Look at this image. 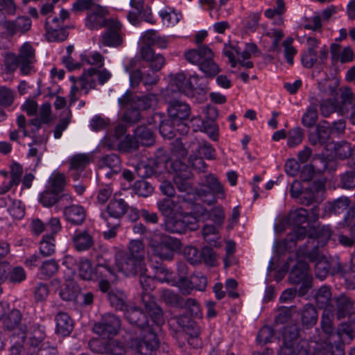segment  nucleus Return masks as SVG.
<instances>
[{
  "label": "nucleus",
  "mask_w": 355,
  "mask_h": 355,
  "mask_svg": "<svg viewBox=\"0 0 355 355\" xmlns=\"http://www.w3.org/2000/svg\"><path fill=\"white\" fill-rule=\"evenodd\" d=\"M141 302L144 313L147 318H149L148 334L144 335L141 339L132 338L130 340V346L141 355H148L159 347L157 332L165 323L164 313L162 308L156 302L155 297L150 294L143 295Z\"/></svg>",
  "instance_id": "obj_1"
},
{
  "label": "nucleus",
  "mask_w": 355,
  "mask_h": 355,
  "mask_svg": "<svg viewBox=\"0 0 355 355\" xmlns=\"http://www.w3.org/2000/svg\"><path fill=\"white\" fill-rule=\"evenodd\" d=\"M297 256L304 257L314 263V270L316 278L324 279L329 275H334L340 272L342 266L338 259L327 258L318 250V246H314L311 250L299 249Z\"/></svg>",
  "instance_id": "obj_2"
},
{
  "label": "nucleus",
  "mask_w": 355,
  "mask_h": 355,
  "mask_svg": "<svg viewBox=\"0 0 355 355\" xmlns=\"http://www.w3.org/2000/svg\"><path fill=\"white\" fill-rule=\"evenodd\" d=\"M289 220L295 225L293 232L278 243V248L286 251L291 250L296 246L297 241L306 237L307 229L301 225L309 221V211L306 209L299 208L290 213Z\"/></svg>",
  "instance_id": "obj_3"
},
{
  "label": "nucleus",
  "mask_w": 355,
  "mask_h": 355,
  "mask_svg": "<svg viewBox=\"0 0 355 355\" xmlns=\"http://www.w3.org/2000/svg\"><path fill=\"white\" fill-rule=\"evenodd\" d=\"M195 202L194 194H182L176 198H163L157 203L159 211L168 218L177 215L191 214Z\"/></svg>",
  "instance_id": "obj_4"
},
{
  "label": "nucleus",
  "mask_w": 355,
  "mask_h": 355,
  "mask_svg": "<svg viewBox=\"0 0 355 355\" xmlns=\"http://www.w3.org/2000/svg\"><path fill=\"white\" fill-rule=\"evenodd\" d=\"M214 56L212 50L205 45L199 46L184 53L187 60L198 65L200 70L207 78H214L220 72L219 67L214 61Z\"/></svg>",
  "instance_id": "obj_5"
},
{
  "label": "nucleus",
  "mask_w": 355,
  "mask_h": 355,
  "mask_svg": "<svg viewBox=\"0 0 355 355\" xmlns=\"http://www.w3.org/2000/svg\"><path fill=\"white\" fill-rule=\"evenodd\" d=\"M333 313L324 312L321 318L320 326L327 340L323 343L324 349L331 355H345V346L341 336L334 327L331 316Z\"/></svg>",
  "instance_id": "obj_6"
},
{
  "label": "nucleus",
  "mask_w": 355,
  "mask_h": 355,
  "mask_svg": "<svg viewBox=\"0 0 355 355\" xmlns=\"http://www.w3.org/2000/svg\"><path fill=\"white\" fill-rule=\"evenodd\" d=\"M149 246L153 253L162 260H172L175 251L180 247L178 239L171 236L160 234L150 241Z\"/></svg>",
  "instance_id": "obj_7"
},
{
  "label": "nucleus",
  "mask_w": 355,
  "mask_h": 355,
  "mask_svg": "<svg viewBox=\"0 0 355 355\" xmlns=\"http://www.w3.org/2000/svg\"><path fill=\"white\" fill-rule=\"evenodd\" d=\"M67 10L62 9L60 17H53L51 20L47 18L44 24L46 39L49 42H62L67 40L69 32L62 24L65 19L69 18Z\"/></svg>",
  "instance_id": "obj_8"
},
{
  "label": "nucleus",
  "mask_w": 355,
  "mask_h": 355,
  "mask_svg": "<svg viewBox=\"0 0 355 355\" xmlns=\"http://www.w3.org/2000/svg\"><path fill=\"white\" fill-rule=\"evenodd\" d=\"M289 282L293 284H302L299 288L300 295L307 293L311 287L312 276L309 272V266L306 261L297 260L289 274Z\"/></svg>",
  "instance_id": "obj_9"
},
{
  "label": "nucleus",
  "mask_w": 355,
  "mask_h": 355,
  "mask_svg": "<svg viewBox=\"0 0 355 355\" xmlns=\"http://www.w3.org/2000/svg\"><path fill=\"white\" fill-rule=\"evenodd\" d=\"M202 78L196 73L187 78L183 72L178 73L171 79L172 90L192 97L194 96L196 89L202 88V84L198 83Z\"/></svg>",
  "instance_id": "obj_10"
},
{
  "label": "nucleus",
  "mask_w": 355,
  "mask_h": 355,
  "mask_svg": "<svg viewBox=\"0 0 355 355\" xmlns=\"http://www.w3.org/2000/svg\"><path fill=\"white\" fill-rule=\"evenodd\" d=\"M129 10L127 18L129 22L138 26L141 21H146L151 24L155 23L150 7L145 4L144 0H130Z\"/></svg>",
  "instance_id": "obj_11"
},
{
  "label": "nucleus",
  "mask_w": 355,
  "mask_h": 355,
  "mask_svg": "<svg viewBox=\"0 0 355 355\" xmlns=\"http://www.w3.org/2000/svg\"><path fill=\"white\" fill-rule=\"evenodd\" d=\"M121 322L119 316L114 313H107L102 315L99 322L94 324V333L103 337H113L121 329Z\"/></svg>",
  "instance_id": "obj_12"
},
{
  "label": "nucleus",
  "mask_w": 355,
  "mask_h": 355,
  "mask_svg": "<svg viewBox=\"0 0 355 355\" xmlns=\"http://www.w3.org/2000/svg\"><path fill=\"white\" fill-rule=\"evenodd\" d=\"M180 216L181 218L175 216L165 220L164 228L167 232L173 234H184L188 230H195L197 228L196 217L190 214Z\"/></svg>",
  "instance_id": "obj_13"
},
{
  "label": "nucleus",
  "mask_w": 355,
  "mask_h": 355,
  "mask_svg": "<svg viewBox=\"0 0 355 355\" xmlns=\"http://www.w3.org/2000/svg\"><path fill=\"white\" fill-rule=\"evenodd\" d=\"M22 330V335L25 334L26 338L28 337V341H25L26 345L33 352H35V349L42 347V345H46L48 343H44L46 338L45 327L38 323L29 324L25 326Z\"/></svg>",
  "instance_id": "obj_14"
},
{
  "label": "nucleus",
  "mask_w": 355,
  "mask_h": 355,
  "mask_svg": "<svg viewBox=\"0 0 355 355\" xmlns=\"http://www.w3.org/2000/svg\"><path fill=\"white\" fill-rule=\"evenodd\" d=\"M20 63V73L23 76L31 75L34 71V65L37 62L35 49L30 42L23 44L17 55Z\"/></svg>",
  "instance_id": "obj_15"
},
{
  "label": "nucleus",
  "mask_w": 355,
  "mask_h": 355,
  "mask_svg": "<svg viewBox=\"0 0 355 355\" xmlns=\"http://www.w3.org/2000/svg\"><path fill=\"white\" fill-rule=\"evenodd\" d=\"M129 209L128 204L122 198H114L110 201L106 209L101 211V217L103 220L113 219L120 220Z\"/></svg>",
  "instance_id": "obj_16"
},
{
  "label": "nucleus",
  "mask_w": 355,
  "mask_h": 355,
  "mask_svg": "<svg viewBox=\"0 0 355 355\" xmlns=\"http://www.w3.org/2000/svg\"><path fill=\"white\" fill-rule=\"evenodd\" d=\"M117 266L126 276H134L146 272L144 260L123 254L117 262Z\"/></svg>",
  "instance_id": "obj_17"
},
{
  "label": "nucleus",
  "mask_w": 355,
  "mask_h": 355,
  "mask_svg": "<svg viewBox=\"0 0 355 355\" xmlns=\"http://www.w3.org/2000/svg\"><path fill=\"white\" fill-rule=\"evenodd\" d=\"M168 114L173 124H184L191 115L190 105L184 102L175 100L169 103Z\"/></svg>",
  "instance_id": "obj_18"
},
{
  "label": "nucleus",
  "mask_w": 355,
  "mask_h": 355,
  "mask_svg": "<svg viewBox=\"0 0 355 355\" xmlns=\"http://www.w3.org/2000/svg\"><path fill=\"white\" fill-rule=\"evenodd\" d=\"M121 24L118 20L110 19L107 31L102 36V43L106 46H118L122 43Z\"/></svg>",
  "instance_id": "obj_19"
},
{
  "label": "nucleus",
  "mask_w": 355,
  "mask_h": 355,
  "mask_svg": "<svg viewBox=\"0 0 355 355\" xmlns=\"http://www.w3.org/2000/svg\"><path fill=\"white\" fill-rule=\"evenodd\" d=\"M124 312L125 318L130 324L139 329L143 336L148 334V319L144 309L136 306L130 309L128 307Z\"/></svg>",
  "instance_id": "obj_20"
},
{
  "label": "nucleus",
  "mask_w": 355,
  "mask_h": 355,
  "mask_svg": "<svg viewBox=\"0 0 355 355\" xmlns=\"http://www.w3.org/2000/svg\"><path fill=\"white\" fill-rule=\"evenodd\" d=\"M334 302L336 307H334L333 313H335L338 320L349 316L352 318L350 321L355 320V314H353L354 301L350 297L341 294L334 298Z\"/></svg>",
  "instance_id": "obj_21"
},
{
  "label": "nucleus",
  "mask_w": 355,
  "mask_h": 355,
  "mask_svg": "<svg viewBox=\"0 0 355 355\" xmlns=\"http://www.w3.org/2000/svg\"><path fill=\"white\" fill-rule=\"evenodd\" d=\"M331 128L329 122L322 121L315 126V131L309 135V141L312 146H327L331 137Z\"/></svg>",
  "instance_id": "obj_22"
},
{
  "label": "nucleus",
  "mask_w": 355,
  "mask_h": 355,
  "mask_svg": "<svg viewBox=\"0 0 355 355\" xmlns=\"http://www.w3.org/2000/svg\"><path fill=\"white\" fill-rule=\"evenodd\" d=\"M328 167V161L323 156H315L310 165L304 166L300 173V179L304 182H309L313 178L314 173H322Z\"/></svg>",
  "instance_id": "obj_23"
},
{
  "label": "nucleus",
  "mask_w": 355,
  "mask_h": 355,
  "mask_svg": "<svg viewBox=\"0 0 355 355\" xmlns=\"http://www.w3.org/2000/svg\"><path fill=\"white\" fill-rule=\"evenodd\" d=\"M331 59L333 64L338 62L346 64L354 62L355 53L352 48L347 46L342 49V46L338 43H332L330 45Z\"/></svg>",
  "instance_id": "obj_24"
},
{
  "label": "nucleus",
  "mask_w": 355,
  "mask_h": 355,
  "mask_svg": "<svg viewBox=\"0 0 355 355\" xmlns=\"http://www.w3.org/2000/svg\"><path fill=\"white\" fill-rule=\"evenodd\" d=\"M332 235L330 225L319 226L315 232V236H309L306 243L300 249L311 250L314 246H318V250L324 247Z\"/></svg>",
  "instance_id": "obj_25"
},
{
  "label": "nucleus",
  "mask_w": 355,
  "mask_h": 355,
  "mask_svg": "<svg viewBox=\"0 0 355 355\" xmlns=\"http://www.w3.org/2000/svg\"><path fill=\"white\" fill-rule=\"evenodd\" d=\"M107 13V10L105 8L98 6L87 15L86 18V26L91 30H98L103 27H107L110 21V19H105V16Z\"/></svg>",
  "instance_id": "obj_26"
},
{
  "label": "nucleus",
  "mask_w": 355,
  "mask_h": 355,
  "mask_svg": "<svg viewBox=\"0 0 355 355\" xmlns=\"http://www.w3.org/2000/svg\"><path fill=\"white\" fill-rule=\"evenodd\" d=\"M203 185L205 188H201L198 190V194L200 197L207 196L208 193L211 194V199L209 204L214 202V195H224V189L221 183L214 175L209 174L205 176Z\"/></svg>",
  "instance_id": "obj_27"
},
{
  "label": "nucleus",
  "mask_w": 355,
  "mask_h": 355,
  "mask_svg": "<svg viewBox=\"0 0 355 355\" xmlns=\"http://www.w3.org/2000/svg\"><path fill=\"white\" fill-rule=\"evenodd\" d=\"M159 80L158 75L153 71H142L141 69H137L131 73L130 84L132 87H136L140 83H142L148 89V87L155 85Z\"/></svg>",
  "instance_id": "obj_28"
},
{
  "label": "nucleus",
  "mask_w": 355,
  "mask_h": 355,
  "mask_svg": "<svg viewBox=\"0 0 355 355\" xmlns=\"http://www.w3.org/2000/svg\"><path fill=\"white\" fill-rule=\"evenodd\" d=\"M141 55L142 59L149 63L150 69L154 72L160 71L166 63L165 58L162 54H155L154 50L149 46H142Z\"/></svg>",
  "instance_id": "obj_29"
},
{
  "label": "nucleus",
  "mask_w": 355,
  "mask_h": 355,
  "mask_svg": "<svg viewBox=\"0 0 355 355\" xmlns=\"http://www.w3.org/2000/svg\"><path fill=\"white\" fill-rule=\"evenodd\" d=\"M63 214L66 220L73 225H81L86 218L85 209L78 205L65 206Z\"/></svg>",
  "instance_id": "obj_30"
},
{
  "label": "nucleus",
  "mask_w": 355,
  "mask_h": 355,
  "mask_svg": "<svg viewBox=\"0 0 355 355\" xmlns=\"http://www.w3.org/2000/svg\"><path fill=\"white\" fill-rule=\"evenodd\" d=\"M55 333L62 336H68L72 332L74 322L71 316L65 312H59L55 316Z\"/></svg>",
  "instance_id": "obj_31"
},
{
  "label": "nucleus",
  "mask_w": 355,
  "mask_h": 355,
  "mask_svg": "<svg viewBox=\"0 0 355 355\" xmlns=\"http://www.w3.org/2000/svg\"><path fill=\"white\" fill-rule=\"evenodd\" d=\"M72 243L78 252L87 251L94 245V237L86 230L76 232Z\"/></svg>",
  "instance_id": "obj_32"
},
{
  "label": "nucleus",
  "mask_w": 355,
  "mask_h": 355,
  "mask_svg": "<svg viewBox=\"0 0 355 355\" xmlns=\"http://www.w3.org/2000/svg\"><path fill=\"white\" fill-rule=\"evenodd\" d=\"M31 19L27 16L19 17L15 20L6 21L5 24V28L11 35L17 33H26L31 29Z\"/></svg>",
  "instance_id": "obj_33"
},
{
  "label": "nucleus",
  "mask_w": 355,
  "mask_h": 355,
  "mask_svg": "<svg viewBox=\"0 0 355 355\" xmlns=\"http://www.w3.org/2000/svg\"><path fill=\"white\" fill-rule=\"evenodd\" d=\"M94 281L114 279L116 276L115 268L108 260L101 261L98 258V263L94 267Z\"/></svg>",
  "instance_id": "obj_34"
},
{
  "label": "nucleus",
  "mask_w": 355,
  "mask_h": 355,
  "mask_svg": "<svg viewBox=\"0 0 355 355\" xmlns=\"http://www.w3.org/2000/svg\"><path fill=\"white\" fill-rule=\"evenodd\" d=\"M318 320V312L316 308L311 304L304 306L300 313L302 326L305 329H311L315 325Z\"/></svg>",
  "instance_id": "obj_35"
},
{
  "label": "nucleus",
  "mask_w": 355,
  "mask_h": 355,
  "mask_svg": "<svg viewBox=\"0 0 355 355\" xmlns=\"http://www.w3.org/2000/svg\"><path fill=\"white\" fill-rule=\"evenodd\" d=\"M182 171H176L173 177V182L179 191L184 192V194H191L190 193V190H191V183L190 182L191 173L187 169V166L184 165Z\"/></svg>",
  "instance_id": "obj_36"
},
{
  "label": "nucleus",
  "mask_w": 355,
  "mask_h": 355,
  "mask_svg": "<svg viewBox=\"0 0 355 355\" xmlns=\"http://www.w3.org/2000/svg\"><path fill=\"white\" fill-rule=\"evenodd\" d=\"M110 306L116 311H125L128 307L127 295L119 289L110 290L107 295Z\"/></svg>",
  "instance_id": "obj_37"
},
{
  "label": "nucleus",
  "mask_w": 355,
  "mask_h": 355,
  "mask_svg": "<svg viewBox=\"0 0 355 355\" xmlns=\"http://www.w3.org/2000/svg\"><path fill=\"white\" fill-rule=\"evenodd\" d=\"M331 292L329 286H322L315 295V302L318 308L324 309V312L333 313L331 304Z\"/></svg>",
  "instance_id": "obj_38"
},
{
  "label": "nucleus",
  "mask_w": 355,
  "mask_h": 355,
  "mask_svg": "<svg viewBox=\"0 0 355 355\" xmlns=\"http://www.w3.org/2000/svg\"><path fill=\"white\" fill-rule=\"evenodd\" d=\"M96 68L90 67L84 71L78 78V81L80 83V89L84 90L85 94H87L89 90L96 88Z\"/></svg>",
  "instance_id": "obj_39"
},
{
  "label": "nucleus",
  "mask_w": 355,
  "mask_h": 355,
  "mask_svg": "<svg viewBox=\"0 0 355 355\" xmlns=\"http://www.w3.org/2000/svg\"><path fill=\"white\" fill-rule=\"evenodd\" d=\"M309 347L306 340L302 339L290 347H282L278 355H309Z\"/></svg>",
  "instance_id": "obj_40"
},
{
  "label": "nucleus",
  "mask_w": 355,
  "mask_h": 355,
  "mask_svg": "<svg viewBox=\"0 0 355 355\" xmlns=\"http://www.w3.org/2000/svg\"><path fill=\"white\" fill-rule=\"evenodd\" d=\"M99 168H108L112 174H117L121 169L120 157L114 153L102 157L98 162Z\"/></svg>",
  "instance_id": "obj_41"
},
{
  "label": "nucleus",
  "mask_w": 355,
  "mask_h": 355,
  "mask_svg": "<svg viewBox=\"0 0 355 355\" xmlns=\"http://www.w3.org/2000/svg\"><path fill=\"white\" fill-rule=\"evenodd\" d=\"M59 269V264L55 259L45 260L42 262L37 273L41 279H49L55 275Z\"/></svg>",
  "instance_id": "obj_42"
},
{
  "label": "nucleus",
  "mask_w": 355,
  "mask_h": 355,
  "mask_svg": "<svg viewBox=\"0 0 355 355\" xmlns=\"http://www.w3.org/2000/svg\"><path fill=\"white\" fill-rule=\"evenodd\" d=\"M135 138L141 146H150L155 142L153 132L145 125H141L135 130Z\"/></svg>",
  "instance_id": "obj_43"
},
{
  "label": "nucleus",
  "mask_w": 355,
  "mask_h": 355,
  "mask_svg": "<svg viewBox=\"0 0 355 355\" xmlns=\"http://www.w3.org/2000/svg\"><path fill=\"white\" fill-rule=\"evenodd\" d=\"M302 340L299 334V329L295 324L286 326L283 332V346L290 347Z\"/></svg>",
  "instance_id": "obj_44"
},
{
  "label": "nucleus",
  "mask_w": 355,
  "mask_h": 355,
  "mask_svg": "<svg viewBox=\"0 0 355 355\" xmlns=\"http://www.w3.org/2000/svg\"><path fill=\"white\" fill-rule=\"evenodd\" d=\"M15 336H12V345L10 348L9 355H33V352L30 351V349L26 345L25 340L26 336L24 334L20 337L19 340H15Z\"/></svg>",
  "instance_id": "obj_45"
},
{
  "label": "nucleus",
  "mask_w": 355,
  "mask_h": 355,
  "mask_svg": "<svg viewBox=\"0 0 355 355\" xmlns=\"http://www.w3.org/2000/svg\"><path fill=\"white\" fill-rule=\"evenodd\" d=\"M92 155L89 154L80 153L74 155L70 160L71 170L83 171L90 163Z\"/></svg>",
  "instance_id": "obj_46"
},
{
  "label": "nucleus",
  "mask_w": 355,
  "mask_h": 355,
  "mask_svg": "<svg viewBox=\"0 0 355 355\" xmlns=\"http://www.w3.org/2000/svg\"><path fill=\"white\" fill-rule=\"evenodd\" d=\"M94 268L92 262L87 258H81L78 263V274L83 280L94 281Z\"/></svg>",
  "instance_id": "obj_47"
},
{
  "label": "nucleus",
  "mask_w": 355,
  "mask_h": 355,
  "mask_svg": "<svg viewBox=\"0 0 355 355\" xmlns=\"http://www.w3.org/2000/svg\"><path fill=\"white\" fill-rule=\"evenodd\" d=\"M21 318V313L19 310H12L3 319L4 328L8 331L15 329L20 324Z\"/></svg>",
  "instance_id": "obj_48"
},
{
  "label": "nucleus",
  "mask_w": 355,
  "mask_h": 355,
  "mask_svg": "<svg viewBox=\"0 0 355 355\" xmlns=\"http://www.w3.org/2000/svg\"><path fill=\"white\" fill-rule=\"evenodd\" d=\"M124 254L144 261L145 247L144 243L140 240H132L128 244V252Z\"/></svg>",
  "instance_id": "obj_49"
},
{
  "label": "nucleus",
  "mask_w": 355,
  "mask_h": 355,
  "mask_svg": "<svg viewBox=\"0 0 355 355\" xmlns=\"http://www.w3.org/2000/svg\"><path fill=\"white\" fill-rule=\"evenodd\" d=\"M65 186V176L62 173H58L50 177L46 188L60 194L64 191Z\"/></svg>",
  "instance_id": "obj_50"
},
{
  "label": "nucleus",
  "mask_w": 355,
  "mask_h": 355,
  "mask_svg": "<svg viewBox=\"0 0 355 355\" xmlns=\"http://www.w3.org/2000/svg\"><path fill=\"white\" fill-rule=\"evenodd\" d=\"M351 200L346 196H342L329 202L327 209L334 214H340L345 211L350 205Z\"/></svg>",
  "instance_id": "obj_51"
},
{
  "label": "nucleus",
  "mask_w": 355,
  "mask_h": 355,
  "mask_svg": "<svg viewBox=\"0 0 355 355\" xmlns=\"http://www.w3.org/2000/svg\"><path fill=\"white\" fill-rule=\"evenodd\" d=\"M55 238L52 235H44L40 242V252L44 257L51 256L55 253Z\"/></svg>",
  "instance_id": "obj_52"
},
{
  "label": "nucleus",
  "mask_w": 355,
  "mask_h": 355,
  "mask_svg": "<svg viewBox=\"0 0 355 355\" xmlns=\"http://www.w3.org/2000/svg\"><path fill=\"white\" fill-rule=\"evenodd\" d=\"M160 297L166 304L172 306L182 307L183 306L184 298L171 290H163Z\"/></svg>",
  "instance_id": "obj_53"
},
{
  "label": "nucleus",
  "mask_w": 355,
  "mask_h": 355,
  "mask_svg": "<svg viewBox=\"0 0 355 355\" xmlns=\"http://www.w3.org/2000/svg\"><path fill=\"white\" fill-rule=\"evenodd\" d=\"M26 278V272L21 266H15L9 263L8 282L11 284H20Z\"/></svg>",
  "instance_id": "obj_54"
},
{
  "label": "nucleus",
  "mask_w": 355,
  "mask_h": 355,
  "mask_svg": "<svg viewBox=\"0 0 355 355\" xmlns=\"http://www.w3.org/2000/svg\"><path fill=\"white\" fill-rule=\"evenodd\" d=\"M83 66L85 64L94 66L96 69H101L104 65V58L99 53H94L93 54L83 53L80 55Z\"/></svg>",
  "instance_id": "obj_55"
},
{
  "label": "nucleus",
  "mask_w": 355,
  "mask_h": 355,
  "mask_svg": "<svg viewBox=\"0 0 355 355\" xmlns=\"http://www.w3.org/2000/svg\"><path fill=\"white\" fill-rule=\"evenodd\" d=\"M15 91L6 86H0V106L4 108L10 107L15 101Z\"/></svg>",
  "instance_id": "obj_56"
},
{
  "label": "nucleus",
  "mask_w": 355,
  "mask_h": 355,
  "mask_svg": "<svg viewBox=\"0 0 355 355\" xmlns=\"http://www.w3.org/2000/svg\"><path fill=\"white\" fill-rule=\"evenodd\" d=\"M132 189L137 195L144 198L150 196L154 191L152 184L145 180L136 181Z\"/></svg>",
  "instance_id": "obj_57"
},
{
  "label": "nucleus",
  "mask_w": 355,
  "mask_h": 355,
  "mask_svg": "<svg viewBox=\"0 0 355 355\" xmlns=\"http://www.w3.org/2000/svg\"><path fill=\"white\" fill-rule=\"evenodd\" d=\"M59 195L46 187V189L40 193L39 200L44 207H51L59 202Z\"/></svg>",
  "instance_id": "obj_58"
},
{
  "label": "nucleus",
  "mask_w": 355,
  "mask_h": 355,
  "mask_svg": "<svg viewBox=\"0 0 355 355\" xmlns=\"http://www.w3.org/2000/svg\"><path fill=\"white\" fill-rule=\"evenodd\" d=\"M79 293L78 286L73 284H69L60 289L59 295L64 301H74L77 300Z\"/></svg>",
  "instance_id": "obj_59"
},
{
  "label": "nucleus",
  "mask_w": 355,
  "mask_h": 355,
  "mask_svg": "<svg viewBox=\"0 0 355 355\" xmlns=\"http://www.w3.org/2000/svg\"><path fill=\"white\" fill-rule=\"evenodd\" d=\"M3 63L5 70L8 73L15 72L17 68L20 70V63L17 55L14 53L7 52L4 55Z\"/></svg>",
  "instance_id": "obj_60"
},
{
  "label": "nucleus",
  "mask_w": 355,
  "mask_h": 355,
  "mask_svg": "<svg viewBox=\"0 0 355 355\" xmlns=\"http://www.w3.org/2000/svg\"><path fill=\"white\" fill-rule=\"evenodd\" d=\"M105 354L109 355H125V346L119 340L114 339L106 341Z\"/></svg>",
  "instance_id": "obj_61"
},
{
  "label": "nucleus",
  "mask_w": 355,
  "mask_h": 355,
  "mask_svg": "<svg viewBox=\"0 0 355 355\" xmlns=\"http://www.w3.org/2000/svg\"><path fill=\"white\" fill-rule=\"evenodd\" d=\"M266 36L272 38V42L268 49L270 52H279L281 51L280 41L284 36L282 30L281 29H272L265 34Z\"/></svg>",
  "instance_id": "obj_62"
},
{
  "label": "nucleus",
  "mask_w": 355,
  "mask_h": 355,
  "mask_svg": "<svg viewBox=\"0 0 355 355\" xmlns=\"http://www.w3.org/2000/svg\"><path fill=\"white\" fill-rule=\"evenodd\" d=\"M340 184L345 189L355 188V169L346 171L340 175Z\"/></svg>",
  "instance_id": "obj_63"
},
{
  "label": "nucleus",
  "mask_w": 355,
  "mask_h": 355,
  "mask_svg": "<svg viewBox=\"0 0 355 355\" xmlns=\"http://www.w3.org/2000/svg\"><path fill=\"white\" fill-rule=\"evenodd\" d=\"M287 144L289 147H295L302 143L304 138L303 130L300 128H294L290 130L287 135Z\"/></svg>",
  "instance_id": "obj_64"
}]
</instances>
